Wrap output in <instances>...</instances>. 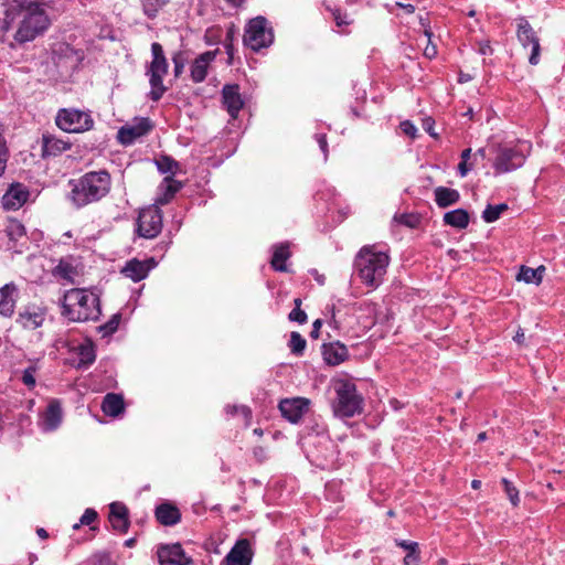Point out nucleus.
I'll list each match as a JSON object with an SVG mask.
<instances>
[{"label":"nucleus","instance_id":"f257e3e1","mask_svg":"<svg viewBox=\"0 0 565 565\" xmlns=\"http://www.w3.org/2000/svg\"><path fill=\"white\" fill-rule=\"evenodd\" d=\"M68 184V200L79 209L106 196L110 191L111 178L106 170L90 171L78 179L70 180Z\"/></svg>","mask_w":565,"mask_h":565},{"label":"nucleus","instance_id":"f03ea898","mask_svg":"<svg viewBox=\"0 0 565 565\" xmlns=\"http://www.w3.org/2000/svg\"><path fill=\"white\" fill-rule=\"evenodd\" d=\"M23 17L19 22L13 39L20 45L32 42L42 36L51 26V19L43 1H22L19 4Z\"/></svg>","mask_w":565,"mask_h":565},{"label":"nucleus","instance_id":"7ed1b4c3","mask_svg":"<svg viewBox=\"0 0 565 565\" xmlns=\"http://www.w3.org/2000/svg\"><path fill=\"white\" fill-rule=\"evenodd\" d=\"M62 316L73 322L95 321L100 316L99 298L85 288H73L63 295Z\"/></svg>","mask_w":565,"mask_h":565},{"label":"nucleus","instance_id":"20e7f679","mask_svg":"<svg viewBox=\"0 0 565 565\" xmlns=\"http://www.w3.org/2000/svg\"><path fill=\"white\" fill-rule=\"evenodd\" d=\"M390 257L374 247L364 246L355 257L354 266L363 284L372 288L379 287L386 274Z\"/></svg>","mask_w":565,"mask_h":565},{"label":"nucleus","instance_id":"39448f33","mask_svg":"<svg viewBox=\"0 0 565 565\" xmlns=\"http://www.w3.org/2000/svg\"><path fill=\"white\" fill-rule=\"evenodd\" d=\"M151 62L146 67V75L149 77L150 92L149 98L152 102L161 99L167 92L163 85V77L168 74L169 64L160 43L153 42L151 44Z\"/></svg>","mask_w":565,"mask_h":565},{"label":"nucleus","instance_id":"423d86ee","mask_svg":"<svg viewBox=\"0 0 565 565\" xmlns=\"http://www.w3.org/2000/svg\"><path fill=\"white\" fill-rule=\"evenodd\" d=\"M337 401L333 405L334 414L339 417L350 418L363 409V397L358 394L355 384L340 381L335 386Z\"/></svg>","mask_w":565,"mask_h":565},{"label":"nucleus","instance_id":"0eeeda50","mask_svg":"<svg viewBox=\"0 0 565 565\" xmlns=\"http://www.w3.org/2000/svg\"><path fill=\"white\" fill-rule=\"evenodd\" d=\"M531 145L526 141H520L514 147H500L493 161L495 174H503L521 168L527 154Z\"/></svg>","mask_w":565,"mask_h":565},{"label":"nucleus","instance_id":"6e6552de","mask_svg":"<svg viewBox=\"0 0 565 565\" xmlns=\"http://www.w3.org/2000/svg\"><path fill=\"white\" fill-rule=\"evenodd\" d=\"M243 42L245 46L254 52H259L262 49L271 45L274 42V33L268 25V21L264 17L252 19L245 28Z\"/></svg>","mask_w":565,"mask_h":565},{"label":"nucleus","instance_id":"1a4fd4ad","mask_svg":"<svg viewBox=\"0 0 565 565\" xmlns=\"http://www.w3.org/2000/svg\"><path fill=\"white\" fill-rule=\"evenodd\" d=\"M56 126L65 132L81 134L88 131L94 126L89 113L75 108H62L55 117Z\"/></svg>","mask_w":565,"mask_h":565},{"label":"nucleus","instance_id":"9d476101","mask_svg":"<svg viewBox=\"0 0 565 565\" xmlns=\"http://www.w3.org/2000/svg\"><path fill=\"white\" fill-rule=\"evenodd\" d=\"M162 211L157 204L149 205L139 212L137 233L143 238H154L162 231Z\"/></svg>","mask_w":565,"mask_h":565},{"label":"nucleus","instance_id":"9b49d317","mask_svg":"<svg viewBox=\"0 0 565 565\" xmlns=\"http://www.w3.org/2000/svg\"><path fill=\"white\" fill-rule=\"evenodd\" d=\"M516 36L524 49L531 46L529 63L531 65H537L540 63L541 53L540 39L530 22L524 17L518 19Z\"/></svg>","mask_w":565,"mask_h":565},{"label":"nucleus","instance_id":"f8f14e48","mask_svg":"<svg viewBox=\"0 0 565 565\" xmlns=\"http://www.w3.org/2000/svg\"><path fill=\"white\" fill-rule=\"evenodd\" d=\"M153 128V125L149 118L142 117L135 119L131 124L122 126L118 130V141L121 145H132L137 139L149 134Z\"/></svg>","mask_w":565,"mask_h":565},{"label":"nucleus","instance_id":"ddd939ff","mask_svg":"<svg viewBox=\"0 0 565 565\" xmlns=\"http://www.w3.org/2000/svg\"><path fill=\"white\" fill-rule=\"evenodd\" d=\"M157 556L159 565H190L192 558L188 556L181 544H162L158 546Z\"/></svg>","mask_w":565,"mask_h":565},{"label":"nucleus","instance_id":"4468645a","mask_svg":"<svg viewBox=\"0 0 565 565\" xmlns=\"http://www.w3.org/2000/svg\"><path fill=\"white\" fill-rule=\"evenodd\" d=\"M29 198V188L23 183L13 182L2 195V207L7 211H17L28 202Z\"/></svg>","mask_w":565,"mask_h":565},{"label":"nucleus","instance_id":"2eb2a0df","mask_svg":"<svg viewBox=\"0 0 565 565\" xmlns=\"http://www.w3.org/2000/svg\"><path fill=\"white\" fill-rule=\"evenodd\" d=\"M45 317V308L36 305H28L19 311L15 322L25 330H35L43 326Z\"/></svg>","mask_w":565,"mask_h":565},{"label":"nucleus","instance_id":"dca6fc26","mask_svg":"<svg viewBox=\"0 0 565 565\" xmlns=\"http://www.w3.org/2000/svg\"><path fill=\"white\" fill-rule=\"evenodd\" d=\"M310 401L305 397L286 398L279 403V411L290 423H298L308 412Z\"/></svg>","mask_w":565,"mask_h":565},{"label":"nucleus","instance_id":"f3484780","mask_svg":"<svg viewBox=\"0 0 565 565\" xmlns=\"http://www.w3.org/2000/svg\"><path fill=\"white\" fill-rule=\"evenodd\" d=\"M157 266V262L153 258H148L145 260H139L137 258H132L126 263V265L121 269V274L125 277L130 278L134 281H140L145 279L150 270Z\"/></svg>","mask_w":565,"mask_h":565},{"label":"nucleus","instance_id":"a211bd4d","mask_svg":"<svg viewBox=\"0 0 565 565\" xmlns=\"http://www.w3.org/2000/svg\"><path fill=\"white\" fill-rule=\"evenodd\" d=\"M252 555L248 540H238L225 557L226 565H250Z\"/></svg>","mask_w":565,"mask_h":565},{"label":"nucleus","instance_id":"6ab92c4d","mask_svg":"<svg viewBox=\"0 0 565 565\" xmlns=\"http://www.w3.org/2000/svg\"><path fill=\"white\" fill-rule=\"evenodd\" d=\"M222 99L228 115L235 119L244 105L238 85H225L222 89Z\"/></svg>","mask_w":565,"mask_h":565},{"label":"nucleus","instance_id":"aec40b11","mask_svg":"<svg viewBox=\"0 0 565 565\" xmlns=\"http://www.w3.org/2000/svg\"><path fill=\"white\" fill-rule=\"evenodd\" d=\"M18 298V287L14 282L6 284L0 288V316L10 318L14 313Z\"/></svg>","mask_w":565,"mask_h":565},{"label":"nucleus","instance_id":"412c9836","mask_svg":"<svg viewBox=\"0 0 565 565\" xmlns=\"http://www.w3.org/2000/svg\"><path fill=\"white\" fill-rule=\"evenodd\" d=\"M62 418L61 403L57 399H53L43 413L40 426L43 431H53L61 425Z\"/></svg>","mask_w":565,"mask_h":565},{"label":"nucleus","instance_id":"4be33fe9","mask_svg":"<svg viewBox=\"0 0 565 565\" xmlns=\"http://www.w3.org/2000/svg\"><path fill=\"white\" fill-rule=\"evenodd\" d=\"M71 148V143L49 132L42 135V158L56 157Z\"/></svg>","mask_w":565,"mask_h":565},{"label":"nucleus","instance_id":"5701e85b","mask_svg":"<svg viewBox=\"0 0 565 565\" xmlns=\"http://www.w3.org/2000/svg\"><path fill=\"white\" fill-rule=\"evenodd\" d=\"M214 58L215 53L207 51L200 54L193 61V63L191 64L190 76L194 83H202L206 78L209 66Z\"/></svg>","mask_w":565,"mask_h":565},{"label":"nucleus","instance_id":"b1692460","mask_svg":"<svg viewBox=\"0 0 565 565\" xmlns=\"http://www.w3.org/2000/svg\"><path fill=\"white\" fill-rule=\"evenodd\" d=\"M182 186L183 184L173 177H166L158 188L159 193L154 204L158 206L168 204Z\"/></svg>","mask_w":565,"mask_h":565},{"label":"nucleus","instance_id":"393cba45","mask_svg":"<svg viewBox=\"0 0 565 565\" xmlns=\"http://www.w3.org/2000/svg\"><path fill=\"white\" fill-rule=\"evenodd\" d=\"M109 522L115 531L126 533L129 527L128 509L119 502L110 504Z\"/></svg>","mask_w":565,"mask_h":565},{"label":"nucleus","instance_id":"a878e982","mask_svg":"<svg viewBox=\"0 0 565 565\" xmlns=\"http://www.w3.org/2000/svg\"><path fill=\"white\" fill-rule=\"evenodd\" d=\"M154 514L158 522L164 526L175 525L181 520L180 510L169 502L159 504L156 508Z\"/></svg>","mask_w":565,"mask_h":565},{"label":"nucleus","instance_id":"bb28decb","mask_svg":"<svg viewBox=\"0 0 565 565\" xmlns=\"http://www.w3.org/2000/svg\"><path fill=\"white\" fill-rule=\"evenodd\" d=\"M102 411L106 416L117 417L125 411L124 398L119 394L108 393L102 403Z\"/></svg>","mask_w":565,"mask_h":565},{"label":"nucleus","instance_id":"cd10ccee","mask_svg":"<svg viewBox=\"0 0 565 565\" xmlns=\"http://www.w3.org/2000/svg\"><path fill=\"white\" fill-rule=\"evenodd\" d=\"M75 353H76L77 360H76V362H74V365L77 369H87L88 366H90L94 363V361L96 359L95 348H94L93 342H90V341L79 344L76 348Z\"/></svg>","mask_w":565,"mask_h":565},{"label":"nucleus","instance_id":"c85d7f7f","mask_svg":"<svg viewBox=\"0 0 565 565\" xmlns=\"http://www.w3.org/2000/svg\"><path fill=\"white\" fill-rule=\"evenodd\" d=\"M291 253L289 249V243H281L274 246V253L270 260L271 267L276 271H287V264L286 262L290 258Z\"/></svg>","mask_w":565,"mask_h":565},{"label":"nucleus","instance_id":"c756f323","mask_svg":"<svg viewBox=\"0 0 565 565\" xmlns=\"http://www.w3.org/2000/svg\"><path fill=\"white\" fill-rule=\"evenodd\" d=\"M395 544L405 551L404 565H419L420 551L417 542L395 539Z\"/></svg>","mask_w":565,"mask_h":565},{"label":"nucleus","instance_id":"7c9ffc66","mask_svg":"<svg viewBox=\"0 0 565 565\" xmlns=\"http://www.w3.org/2000/svg\"><path fill=\"white\" fill-rule=\"evenodd\" d=\"M348 356V350L343 344L330 343L323 345V359L329 365H339Z\"/></svg>","mask_w":565,"mask_h":565},{"label":"nucleus","instance_id":"2f4dec72","mask_svg":"<svg viewBox=\"0 0 565 565\" xmlns=\"http://www.w3.org/2000/svg\"><path fill=\"white\" fill-rule=\"evenodd\" d=\"M434 195L436 204L441 209L454 205L460 200V193L457 190L446 186H437Z\"/></svg>","mask_w":565,"mask_h":565},{"label":"nucleus","instance_id":"473e14b6","mask_svg":"<svg viewBox=\"0 0 565 565\" xmlns=\"http://www.w3.org/2000/svg\"><path fill=\"white\" fill-rule=\"evenodd\" d=\"M443 221L446 225L463 230L469 225V213L463 209H456L444 214Z\"/></svg>","mask_w":565,"mask_h":565},{"label":"nucleus","instance_id":"72a5a7b5","mask_svg":"<svg viewBox=\"0 0 565 565\" xmlns=\"http://www.w3.org/2000/svg\"><path fill=\"white\" fill-rule=\"evenodd\" d=\"M545 270L544 266H540L537 268H531L526 266H522L520 273L518 275V280H523L526 284H535L540 285L543 279V271Z\"/></svg>","mask_w":565,"mask_h":565},{"label":"nucleus","instance_id":"f704fd0d","mask_svg":"<svg viewBox=\"0 0 565 565\" xmlns=\"http://www.w3.org/2000/svg\"><path fill=\"white\" fill-rule=\"evenodd\" d=\"M77 274L76 268L66 259H61L53 269V275L68 282H74V276Z\"/></svg>","mask_w":565,"mask_h":565},{"label":"nucleus","instance_id":"c9c22d12","mask_svg":"<svg viewBox=\"0 0 565 565\" xmlns=\"http://www.w3.org/2000/svg\"><path fill=\"white\" fill-rule=\"evenodd\" d=\"M156 164L161 173H170V177H173L180 168L179 162H177L174 159L168 156H161L156 161Z\"/></svg>","mask_w":565,"mask_h":565},{"label":"nucleus","instance_id":"e433bc0d","mask_svg":"<svg viewBox=\"0 0 565 565\" xmlns=\"http://www.w3.org/2000/svg\"><path fill=\"white\" fill-rule=\"evenodd\" d=\"M508 210V205L505 203H501L498 205H488L482 212V218L487 223L495 222L501 214Z\"/></svg>","mask_w":565,"mask_h":565},{"label":"nucleus","instance_id":"4c0bfd02","mask_svg":"<svg viewBox=\"0 0 565 565\" xmlns=\"http://www.w3.org/2000/svg\"><path fill=\"white\" fill-rule=\"evenodd\" d=\"M168 3V0H142L143 13L153 19L158 15L159 11Z\"/></svg>","mask_w":565,"mask_h":565},{"label":"nucleus","instance_id":"58836bf2","mask_svg":"<svg viewBox=\"0 0 565 565\" xmlns=\"http://www.w3.org/2000/svg\"><path fill=\"white\" fill-rule=\"evenodd\" d=\"M306 345H307V342H306L305 338L299 332L292 331L290 334L289 343H288V347H289L291 353H294L297 356L302 355L303 351L306 349Z\"/></svg>","mask_w":565,"mask_h":565},{"label":"nucleus","instance_id":"ea45409f","mask_svg":"<svg viewBox=\"0 0 565 565\" xmlns=\"http://www.w3.org/2000/svg\"><path fill=\"white\" fill-rule=\"evenodd\" d=\"M236 33H237V30H236L235 25L234 24L230 25L226 31V35H225V40H224V49L228 56V64L233 63V57H234L233 41L236 36Z\"/></svg>","mask_w":565,"mask_h":565},{"label":"nucleus","instance_id":"a19ab883","mask_svg":"<svg viewBox=\"0 0 565 565\" xmlns=\"http://www.w3.org/2000/svg\"><path fill=\"white\" fill-rule=\"evenodd\" d=\"M84 565H116L109 553L97 552L90 555Z\"/></svg>","mask_w":565,"mask_h":565},{"label":"nucleus","instance_id":"79ce46f5","mask_svg":"<svg viewBox=\"0 0 565 565\" xmlns=\"http://www.w3.org/2000/svg\"><path fill=\"white\" fill-rule=\"evenodd\" d=\"M224 411L228 416L242 415L246 424L252 418V411L245 405H226Z\"/></svg>","mask_w":565,"mask_h":565},{"label":"nucleus","instance_id":"37998d69","mask_svg":"<svg viewBox=\"0 0 565 565\" xmlns=\"http://www.w3.org/2000/svg\"><path fill=\"white\" fill-rule=\"evenodd\" d=\"M295 308L288 315V319L292 322L303 324L307 322V313L301 309V299L296 298L294 300Z\"/></svg>","mask_w":565,"mask_h":565},{"label":"nucleus","instance_id":"c03bdc74","mask_svg":"<svg viewBox=\"0 0 565 565\" xmlns=\"http://www.w3.org/2000/svg\"><path fill=\"white\" fill-rule=\"evenodd\" d=\"M6 233L10 239H18L25 235V228L21 222L12 220L7 225Z\"/></svg>","mask_w":565,"mask_h":565},{"label":"nucleus","instance_id":"a18cd8bd","mask_svg":"<svg viewBox=\"0 0 565 565\" xmlns=\"http://www.w3.org/2000/svg\"><path fill=\"white\" fill-rule=\"evenodd\" d=\"M172 63H173V73L175 77H179L184 70L186 64V55L182 51H177L172 54Z\"/></svg>","mask_w":565,"mask_h":565},{"label":"nucleus","instance_id":"49530a36","mask_svg":"<svg viewBox=\"0 0 565 565\" xmlns=\"http://www.w3.org/2000/svg\"><path fill=\"white\" fill-rule=\"evenodd\" d=\"M420 23L423 26H426L425 20L423 18H420ZM424 33L425 36L427 38V44L426 47L424 49V55L427 58H434L437 55V47L431 43L433 32L430 29L425 28Z\"/></svg>","mask_w":565,"mask_h":565},{"label":"nucleus","instance_id":"de8ad7c7","mask_svg":"<svg viewBox=\"0 0 565 565\" xmlns=\"http://www.w3.org/2000/svg\"><path fill=\"white\" fill-rule=\"evenodd\" d=\"M502 484H503V488H504V492L507 493L510 502L516 507L520 502V498H519V491L518 489L513 486V483L511 481H509L508 479L503 478L502 479Z\"/></svg>","mask_w":565,"mask_h":565},{"label":"nucleus","instance_id":"09e8293b","mask_svg":"<svg viewBox=\"0 0 565 565\" xmlns=\"http://www.w3.org/2000/svg\"><path fill=\"white\" fill-rule=\"evenodd\" d=\"M98 518L97 512L94 509H86L79 519V522L73 525L74 530H78L81 525H90Z\"/></svg>","mask_w":565,"mask_h":565},{"label":"nucleus","instance_id":"8fccbe9b","mask_svg":"<svg viewBox=\"0 0 565 565\" xmlns=\"http://www.w3.org/2000/svg\"><path fill=\"white\" fill-rule=\"evenodd\" d=\"M394 221L411 228L416 227L417 224L419 223L418 216L407 213L396 214L394 216Z\"/></svg>","mask_w":565,"mask_h":565},{"label":"nucleus","instance_id":"3c124183","mask_svg":"<svg viewBox=\"0 0 565 565\" xmlns=\"http://www.w3.org/2000/svg\"><path fill=\"white\" fill-rule=\"evenodd\" d=\"M120 322V315H114L111 319L99 327V331L103 332L104 335L113 334L117 331Z\"/></svg>","mask_w":565,"mask_h":565},{"label":"nucleus","instance_id":"603ef678","mask_svg":"<svg viewBox=\"0 0 565 565\" xmlns=\"http://www.w3.org/2000/svg\"><path fill=\"white\" fill-rule=\"evenodd\" d=\"M328 10L331 12L337 26L342 28L344 25L351 24L352 21L349 20L348 14L343 13L340 9H338V8H328Z\"/></svg>","mask_w":565,"mask_h":565},{"label":"nucleus","instance_id":"864d4df0","mask_svg":"<svg viewBox=\"0 0 565 565\" xmlns=\"http://www.w3.org/2000/svg\"><path fill=\"white\" fill-rule=\"evenodd\" d=\"M9 158V151L4 138L0 135V177L4 173L7 162Z\"/></svg>","mask_w":565,"mask_h":565},{"label":"nucleus","instance_id":"5fc2aeb1","mask_svg":"<svg viewBox=\"0 0 565 565\" xmlns=\"http://www.w3.org/2000/svg\"><path fill=\"white\" fill-rule=\"evenodd\" d=\"M35 372H36V367L35 366H29L26 367L24 371H23V374H22V382L24 385H26L28 387L32 388L35 386Z\"/></svg>","mask_w":565,"mask_h":565},{"label":"nucleus","instance_id":"6e6d98bb","mask_svg":"<svg viewBox=\"0 0 565 565\" xmlns=\"http://www.w3.org/2000/svg\"><path fill=\"white\" fill-rule=\"evenodd\" d=\"M401 130L408 137L415 138L417 134V128L409 120H404L399 125Z\"/></svg>","mask_w":565,"mask_h":565},{"label":"nucleus","instance_id":"4d7b16f0","mask_svg":"<svg viewBox=\"0 0 565 565\" xmlns=\"http://www.w3.org/2000/svg\"><path fill=\"white\" fill-rule=\"evenodd\" d=\"M316 140L321 149V151L324 154V158L328 157V142H327V136L324 134L316 135Z\"/></svg>","mask_w":565,"mask_h":565},{"label":"nucleus","instance_id":"13d9d810","mask_svg":"<svg viewBox=\"0 0 565 565\" xmlns=\"http://www.w3.org/2000/svg\"><path fill=\"white\" fill-rule=\"evenodd\" d=\"M471 169L472 164H468V161H460L458 164V172L462 178L466 177Z\"/></svg>","mask_w":565,"mask_h":565},{"label":"nucleus","instance_id":"bf43d9fd","mask_svg":"<svg viewBox=\"0 0 565 565\" xmlns=\"http://www.w3.org/2000/svg\"><path fill=\"white\" fill-rule=\"evenodd\" d=\"M321 326H322V321L320 319L315 320V322L312 323V330L310 332V337L312 339H318L319 338Z\"/></svg>","mask_w":565,"mask_h":565},{"label":"nucleus","instance_id":"052dcab7","mask_svg":"<svg viewBox=\"0 0 565 565\" xmlns=\"http://www.w3.org/2000/svg\"><path fill=\"white\" fill-rule=\"evenodd\" d=\"M12 23H13V17H11V19L9 20V10H6L4 11V18H3V23H2L1 29L4 32H8L11 29Z\"/></svg>","mask_w":565,"mask_h":565},{"label":"nucleus","instance_id":"680f3d73","mask_svg":"<svg viewBox=\"0 0 565 565\" xmlns=\"http://www.w3.org/2000/svg\"><path fill=\"white\" fill-rule=\"evenodd\" d=\"M396 6L402 8L406 13H414L415 7L411 3L396 2Z\"/></svg>","mask_w":565,"mask_h":565},{"label":"nucleus","instance_id":"e2e57ef3","mask_svg":"<svg viewBox=\"0 0 565 565\" xmlns=\"http://www.w3.org/2000/svg\"><path fill=\"white\" fill-rule=\"evenodd\" d=\"M471 156V149L467 148L461 152V161H468Z\"/></svg>","mask_w":565,"mask_h":565},{"label":"nucleus","instance_id":"0e129e2a","mask_svg":"<svg viewBox=\"0 0 565 565\" xmlns=\"http://www.w3.org/2000/svg\"><path fill=\"white\" fill-rule=\"evenodd\" d=\"M36 534L41 537V539H46L49 536L47 532L45 529L43 527H40L36 530Z\"/></svg>","mask_w":565,"mask_h":565},{"label":"nucleus","instance_id":"69168bd1","mask_svg":"<svg viewBox=\"0 0 565 565\" xmlns=\"http://www.w3.org/2000/svg\"><path fill=\"white\" fill-rule=\"evenodd\" d=\"M514 340L518 342V343H522L523 340H524V333L523 331H519L516 332V335L514 337Z\"/></svg>","mask_w":565,"mask_h":565},{"label":"nucleus","instance_id":"338daca9","mask_svg":"<svg viewBox=\"0 0 565 565\" xmlns=\"http://www.w3.org/2000/svg\"><path fill=\"white\" fill-rule=\"evenodd\" d=\"M487 439V433L482 431L478 434L477 440L478 441H484Z\"/></svg>","mask_w":565,"mask_h":565},{"label":"nucleus","instance_id":"774afa93","mask_svg":"<svg viewBox=\"0 0 565 565\" xmlns=\"http://www.w3.org/2000/svg\"><path fill=\"white\" fill-rule=\"evenodd\" d=\"M475 156L476 157L480 156L481 158H484L486 157V149L484 148L478 149Z\"/></svg>","mask_w":565,"mask_h":565}]
</instances>
